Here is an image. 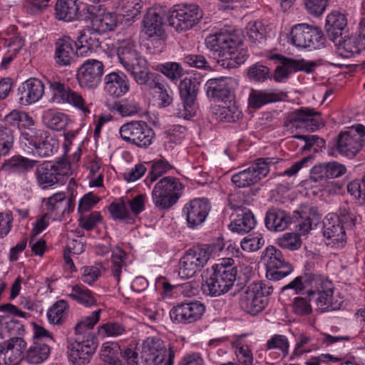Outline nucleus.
Listing matches in <instances>:
<instances>
[{"instance_id": "72a5a7b5", "label": "nucleus", "mask_w": 365, "mask_h": 365, "mask_svg": "<svg viewBox=\"0 0 365 365\" xmlns=\"http://www.w3.org/2000/svg\"><path fill=\"white\" fill-rule=\"evenodd\" d=\"M117 56L119 62L126 71L144 58L138 53L136 45L132 41H123L117 49Z\"/></svg>"}, {"instance_id": "e2e57ef3", "label": "nucleus", "mask_w": 365, "mask_h": 365, "mask_svg": "<svg viewBox=\"0 0 365 365\" xmlns=\"http://www.w3.org/2000/svg\"><path fill=\"white\" fill-rule=\"evenodd\" d=\"M125 332V327L116 322H108L98 328V333L103 336H118Z\"/></svg>"}, {"instance_id": "774afa93", "label": "nucleus", "mask_w": 365, "mask_h": 365, "mask_svg": "<svg viewBox=\"0 0 365 365\" xmlns=\"http://www.w3.org/2000/svg\"><path fill=\"white\" fill-rule=\"evenodd\" d=\"M294 217L297 219L306 218L311 221L314 226H316L321 220V215L317 208L311 205H304L302 207L301 211L294 212Z\"/></svg>"}, {"instance_id": "c9c22d12", "label": "nucleus", "mask_w": 365, "mask_h": 365, "mask_svg": "<svg viewBox=\"0 0 365 365\" xmlns=\"http://www.w3.org/2000/svg\"><path fill=\"white\" fill-rule=\"evenodd\" d=\"M264 223L271 231L281 232L284 230L291 223V217L284 210L272 208L266 215Z\"/></svg>"}, {"instance_id": "3c124183", "label": "nucleus", "mask_w": 365, "mask_h": 365, "mask_svg": "<svg viewBox=\"0 0 365 365\" xmlns=\"http://www.w3.org/2000/svg\"><path fill=\"white\" fill-rule=\"evenodd\" d=\"M293 138L304 141V145L301 148L302 152L318 153L325 147L324 140L315 135H295Z\"/></svg>"}, {"instance_id": "4be33fe9", "label": "nucleus", "mask_w": 365, "mask_h": 365, "mask_svg": "<svg viewBox=\"0 0 365 365\" xmlns=\"http://www.w3.org/2000/svg\"><path fill=\"white\" fill-rule=\"evenodd\" d=\"M211 209L206 198H195L185 205L182 213L185 216L187 226L196 228L206 220Z\"/></svg>"}, {"instance_id": "a19ab883", "label": "nucleus", "mask_w": 365, "mask_h": 365, "mask_svg": "<svg viewBox=\"0 0 365 365\" xmlns=\"http://www.w3.org/2000/svg\"><path fill=\"white\" fill-rule=\"evenodd\" d=\"M47 133L32 126H25L21 130L20 140L21 143L33 150Z\"/></svg>"}, {"instance_id": "f257e3e1", "label": "nucleus", "mask_w": 365, "mask_h": 365, "mask_svg": "<svg viewBox=\"0 0 365 365\" xmlns=\"http://www.w3.org/2000/svg\"><path fill=\"white\" fill-rule=\"evenodd\" d=\"M287 289H293L296 294L305 292L309 297V301L300 297L294 299L293 311L298 315L311 313V300H314L318 307L324 311L340 309L341 303L334 301V286L332 282L321 274L304 272L282 287V292Z\"/></svg>"}, {"instance_id": "b1692460", "label": "nucleus", "mask_w": 365, "mask_h": 365, "mask_svg": "<svg viewBox=\"0 0 365 365\" xmlns=\"http://www.w3.org/2000/svg\"><path fill=\"white\" fill-rule=\"evenodd\" d=\"M346 226L340 222L339 218L333 214H329L324 221L323 235L333 246L343 247L346 242Z\"/></svg>"}, {"instance_id": "0eeeda50", "label": "nucleus", "mask_w": 365, "mask_h": 365, "mask_svg": "<svg viewBox=\"0 0 365 365\" xmlns=\"http://www.w3.org/2000/svg\"><path fill=\"white\" fill-rule=\"evenodd\" d=\"M278 162V158H258L247 169L234 174L232 176L231 180L239 188L250 187L265 178L269 172V166Z\"/></svg>"}, {"instance_id": "a18cd8bd", "label": "nucleus", "mask_w": 365, "mask_h": 365, "mask_svg": "<svg viewBox=\"0 0 365 365\" xmlns=\"http://www.w3.org/2000/svg\"><path fill=\"white\" fill-rule=\"evenodd\" d=\"M232 99L229 101V105L220 106L215 110L216 119L220 121L233 123L242 118V112L235 103H231Z\"/></svg>"}, {"instance_id": "7c9ffc66", "label": "nucleus", "mask_w": 365, "mask_h": 365, "mask_svg": "<svg viewBox=\"0 0 365 365\" xmlns=\"http://www.w3.org/2000/svg\"><path fill=\"white\" fill-rule=\"evenodd\" d=\"M133 77L135 81L140 86H144L148 89L152 88L153 84L158 80H160L161 76L151 72L145 58L140 60V62L127 71Z\"/></svg>"}, {"instance_id": "5fc2aeb1", "label": "nucleus", "mask_w": 365, "mask_h": 365, "mask_svg": "<svg viewBox=\"0 0 365 365\" xmlns=\"http://www.w3.org/2000/svg\"><path fill=\"white\" fill-rule=\"evenodd\" d=\"M166 348L164 342L159 338L148 337L143 344L142 355L145 354H165Z\"/></svg>"}, {"instance_id": "ddd939ff", "label": "nucleus", "mask_w": 365, "mask_h": 365, "mask_svg": "<svg viewBox=\"0 0 365 365\" xmlns=\"http://www.w3.org/2000/svg\"><path fill=\"white\" fill-rule=\"evenodd\" d=\"M200 82L196 78H185L179 85L180 96L182 101L175 110V115L183 119H190L195 115V102L197 98Z\"/></svg>"}, {"instance_id": "39448f33", "label": "nucleus", "mask_w": 365, "mask_h": 365, "mask_svg": "<svg viewBox=\"0 0 365 365\" xmlns=\"http://www.w3.org/2000/svg\"><path fill=\"white\" fill-rule=\"evenodd\" d=\"M71 170L67 160L44 162L37 166L35 176L37 184L42 189H47L56 184H63Z\"/></svg>"}, {"instance_id": "338daca9", "label": "nucleus", "mask_w": 365, "mask_h": 365, "mask_svg": "<svg viewBox=\"0 0 365 365\" xmlns=\"http://www.w3.org/2000/svg\"><path fill=\"white\" fill-rule=\"evenodd\" d=\"M348 192L359 200L360 204L365 202V179L355 180L347 185Z\"/></svg>"}, {"instance_id": "393cba45", "label": "nucleus", "mask_w": 365, "mask_h": 365, "mask_svg": "<svg viewBox=\"0 0 365 365\" xmlns=\"http://www.w3.org/2000/svg\"><path fill=\"white\" fill-rule=\"evenodd\" d=\"M105 93L113 98L124 96L130 91V81L122 71H113L103 78Z\"/></svg>"}, {"instance_id": "f3484780", "label": "nucleus", "mask_w": 365, "mask_h": 365, "mask_svg": "<svg viewBox=\"0 0 365 365\" xmlns=\"http://www.w3.org/2000/svg\"><path fill=\"white\" fill-rule=\"evenodd\" d=\"M202 11L197 5H190L173 11L168 18L169 25L178 32L192 29L202 18Z\"/></svg>"}, {"instance_id": "bb28decb", "label": "nucleus", "mask_w": 365, "mask_h": 365, "mask_svg": "<svg viewBox=\"0 0 365 365\" xmlns=\"http://www.w3.org/2000/svg\"><path fill=\"white\" fill-rule=\"evenodd\" d=\"M19 101L23 105H30L38 101L44 93V85L36 78L24 81L18 89Z\"/></svg>"}, {"instance_id": "4468645a", "label": "nucleus", "mask_w": 365, "mask_h": 365, "mask_svg": "<svg viewBox=\"0 0 365 365\" xmlns=\"http://www.w3.org/2000/svg\"><path fill=\"white\" fill-rule=\"evenodd\" d=\"M270 59L274 60L280 65L277 66L274 79L277 82H282L293 72L304 71L307 73H312L317 66V63L312 61H306L304 59L295 60L290 58H287L279 54H274L270 57Z\"/></svg>"}, {"instance_id": "a211bd4d", "label": "nucleus", "mask_w": 365, "mask_h": 365, "mask_svg": "<svg viewBox=\"0 0 365 365\" xmlns=\"http://www.w3.org/2000/svg\"><path fill=\"white\" fill-rule=\"evenodd\" d=\"M85 10L86 18L91 21L93 29L98 33L112 31L117 25L116 16L106 11L102 4L88 5Z\"/></svg>"}, {"instance_id": "4c0bfd02", "label": "nucleus", "mask_w": 365, "mask_h": 365, "mask_svg": "<svg viewBox=\"0 0 365 365\" xmlns=\"http://www.w3.org/2000/svg\"><path fill=\"white\" fill-rule=\"evenodd\" d=\"M72 204L71 199L66 200L64 193L58 192L48 199L46 207L51 215L60 217L64 215L67 207H68V210H70L71 205L73 207H74Z\"/></svg>"}, {"instance_id": "1a4fd4ad", "label": "nucleus", "mask_w": 365, "mask_h": 365, "mask_svg": "<svg viewBox=\"0 0 365 365\" xmlns=\"http://www.w3.org/2000/svg\"><path fill=\"white\" fill-rule=\"evenodd\" d=\"M120 138L139 148H148L155 137L153 130L143 120H131L119 128Z\"/></svg>"}, {"instance_id": "473e14b6", "label": "nucleus", "mask_w": 365, "mask_h": 365, "mask_svg": "<svg viewBox=\"0 0 365 365\" xmlns=\"http://www.w3.org/2000/svg\"><path fill=\"white\" fill-rule=\"evenodd\" d=\"M78 0H56L54 15L56 19L71 22L81 19Z\"/></svg>"}, {"instance_id": "bf43d9fd", "label": "nucleus", "mask_w": 365, "mask_h": 365, "mask_svg": "<svg viewBox=\"0 0 365 365\" xmlns=\"http://www.w3.org/2000/svg\"><path fill=\"white\" fill-rule=\"evenodd\" d=\"M159 71L171 81L177 80L183 75V68L176 62H166L158 66Z\"/></svg>"}, {"instance_id": "69168bd1", "label": "nucleus", "mask_w": 365, "mask_h": 365, "mask_svg": "<svg viewBox=\"0 0 365 365\" xmlns=\"http://www.w3.org/2000/svg\"><path fill=\"white\" fill-rule=\"evenodd\" d=\"M108 210L114 220H125L130 217L125 199L122 198L117 202H112L108 207Z\"/></svg>"}, {"instance_id": "dca6fc26", "label": "nucleus", "mask_w": 365, "mask_h": 365, "mask_svg": "<svg viewBox=\"0 0 365 365\" xmlns=\"http://www.w3.org/2000/svg\"><path fill=\"white\" fill-rule=\"evenodd\" d=\"M230 208L235 211L232 214V220L229 225L230 230L238 234H245L255 228L256 220L253 213L245 207L240 202H237V197H232L230 200Z\"/></svg>"}, {"instance_id": "09e8293b", "label": "nucleus", "mask_w": 365, "mask_h": 365, "mask_svg": "<svg viewBox=\"0 0 365 365\" xmlns=\"http://www.w3.org/2000/svg\"><path fill=\"white\" fill-rule=\"evenodd\" d=\"M37 161L21 155H14L6 163L9 170L13 173H25L31 171Z\"/></svg>"}, {"instance_id": "c756f323", "label": "nucleus", "mask_w": 365, "mask_h": 365, "mask_svg": "<svg viewBox=\"0 0 365 365\" xmlns=\"http://www.w3.org/2000/svg\"><path fill=\"white\" fill-rule=\"evenodd\" d=\"M325 29L329 38L335 45L347 29V19L344 14L334 11L327 16Z\"/></svg>"}, {"instance_id": "6e6d98bb", "label": "nucleus", "mask_w": 365, "mask_h": 365, "mask_svg": "<svg viewBox=\"0 0 365 365\" xmlns=\"http://www.w3.org/2000/svg\"><path fill=\"white\" fill-rule=\"evenodd\" d=\"M127 255L122 249L117 248L111 256V271L117 282L120 281L122 268L125 266V259Z\"/></svg>"}, {"instance_id": "49530a36", "label": "nucleus", "mask_w": 365, "mask_h": 365, "mask_svg": "<svg viewBox=\"0 0 365 365\" xmlns=\"http://www.w3.org/2000/svg\"><path fill=\"white\" fill-rule=\"evenodd\" d=\"M43 121L48 128L61 130L67 126L69 118L65 113L48 110L43 115Z\"/></svg>"}, {"instance_id": "9d476101", "label": "nucleus", "mask_w": 365, "mask_h": 365, "mask_svg": "<svg viewBox=\"0 0 365 365\" xmlns=\"http://www.w3.org/2000/svg\"><path fill=\"white\" fill-rule=\"evenodd\" d=\"M365 126L357 124L348 130L341 132L335 145L338 153L344 157L353 158L362 149L364 143Z\"/></svg>"}, {"instance_id": "20e7f679", "label": "nucleus", "mask_w": 365, "mask_h": 365, "mask_svg": "<svg viewBox=\"0 0 365 365\" xmlns=\"http://www.w3.org/2000/svg\"><path fill=\"white\" fill-rule=\"evenodd\" d=\"M273 292L272 285L262 282L251 283L240 294L239 304L242 310L251 315L261 312L267 305V298Z\"/></svg>"}, {"instance_id": "cd10ccee", "label": "nucleus", "mask_w": 365, "mask_h": 365, "mask_svg": "<svg viewBox=\"0 0 365 365\" xmlns=\"http://www.w3.org/2000/svg\"><path fill=\"white\" fill-rule=\"evenodd\" d=\"M263 260L266 265V277L279 276L284 274L274 272L275 269L285 268L287 272L289 270V262L286 261L282 252L274 246H268L263 252Z\"/></svg>"}, {"instance_id": "a878e982", "label": "nucleus", "mask_w": 365, "mask_h": 365, "mask_svg": "<svg viewBox=\"0 0 365 365\" xmlns=\"http://www.w3.org/2000/svg\"><path fill=\"white\" fill-rule=\"evenodd\" d=\"M346 172V167L336 161L319 163L312 168L310 178L316 182H324L328 179L339 178Z\"/></svg>"}, {"instance_id": "c85d7f7f", "label": "nucleus", "mask_w": 365, "mask_h": 365, "mask_svg": "<svg viewBox=\"0 0 365 365\" xmlns=\"http://www.w3.org/2000/svg\"><path fill=\"white\" fill-rule=\"evenodd\" d=\"M336 46L339 56L349 58L365 50V34L344 36L339 39Z\"/></svg>"}, {"instance_id": "603ef678", "label": "nucleus", "mask_w": 365, "mask_h": 365, "mask_svg": "<svg viewBox=\"0 0 365 365\" xmlns=\"http://www.w3.org/2000/svg\"><path fill=\"white\" fill-rule=\"evenodd\" d=\"M48 84L53 94L52 101L57 103H66L71 90L70 87L58 81H49Z\"/></svg>"}, {"instance_id": "de8ad7c7", "label": "nucleus", "mask_w": 365, "mask_h": 365, "mask_svg": "<svg viewBox=\"0 0 365 365\" xmlns=\"http://www.w3.org/2000/svg\"><path fill=\"white\" fill-rule=\"evenodd\" d=\"M6 125L23 129L25 126H33L34 120L27 113L14 110L4 117Z\"/></svg>"}, {"instance_id": "9b49d317", "label": "nucleus", "mask_w": 365, "mask_h": 365, "mask_svg": "<svg viewBox=\"0 0 365 365\" xmlns=\"http://www.w3.org/2000/svg\"><path fill=\"white\" fill-rule=\"evenodd\" d=\"M324 125L319 112L314 108L302 107L289 113L284 121V126L288 129H304L307 131H315Z\"/></svg>"}, {"instance_id": "13d9d810", "label": "nucleus", "mask_w": 365, "mask_h": 365, "mask_svg": "<svg viewBox=\"0 0 365 365\" xmlns=\"http://www.w3.org/2000/svg\"><path fill=\"white\" fill-rule=\"evenodd\" d=\"M247 36L252 43L261 42L265 37V29L262 22H250L246 26Z\"/></svg>"}, {"instance_id": "8fccbe9b", "label": "nucleus", "mask_w": 365, "mask_h": 365, "mask_svg": "<svg viewBox=\"0 0 365 365\" xmlns=\"http://www.w3.org/2000/svg\"><path fill=\"white\" fill-rule=\"evenodd\" d=\"M267 350H277L279 356L286 357L289 354V343L286 336L282 334H274L266 344Z\"/></svg>"}, {"instance_id": "423d86ee", "label": "nucleus", "mask_w": 365, "mask_h": 365, "mask_svg": "<svg viewBox=\"0 0 365 365\" xmlns=\"http://www.w3.org/2000/svg\"><path fill=\"white\" fill-rule=\"evenodd\" d=\"M183 187L178 178L165 177L154 186L152 191L153 202L160 210L169 209L178 202Z\"/></svg>"}, {"instance_id": "4d7b16f0", "label": "nucleus", "mask_w": 365, "mask_h": 365, "mask_svg": "<svg viewBox=\"0 0 365 365\" xmlns=\"http://www.w3.org/2000/svg\"><path fill=\"white\" fill-rule=\"evenodd\" d=\"M232 345L235 348L238 362L242 365H252L253 355L250 347L243 344L240 340H237Z\"/></svg>"}, {"instance_id": "6e6552de", "label": "nucleus", "mask_w": 365, "mask_h": 365, "mask_svg": "<svg viewBox=\"0 0 365 365\" xmlns=\"http://www.w3.org/2000/svg\"><path fill=\"white\" fill-rule=\"evenodd\" d=\"M290 40L296 47L310 50L320 49L326 41L321 29L307 24L294 25L290 32Z\"/></svg>"}, {"instance_id": "7ed1b4c3", "label": "nucleus", "mask_w": 365, "mask_h": 365, "mask_svg": "<svg viewBox=\"0 0 365 365\" xmlns=\"http://www.w3.org/2000/svg\"><path fill=\"white\" fill-rule=\"evenodd\" d=\"M212 273L202 284L203 293L210 297H218L227 292L233 286L237 276V268L231 258L222 259L212 266Z\"/></svg>"}, {"instance_id": "79ce46f5", "label": "nucleus", "mask_w": 365, "mask_h": 365, "mask_svg": "<svg viewBox=\"0 0 365 365\" xmlns=\"http://www.w3.org/2000/svg\"><path fill=\"white\" fill-rule=\"evenodd\" d=\"M58 148V141L47 133L32 150L34 154L46 158L53 155Z\"/></svg>"}, {"instance_id": "6ab92c4d", "label": "nucleus", "mask_w": 365, "mask_h": 365, "mask_svg": "<svg viewBox=\"0 0 365 365\" xmlns=\"http://www.w3.org/2000/svg\"><path fill=\"white\" fill-rule=\"evenodd\" d=\"M205 306L199 301L180 303L170 311L172 322L177 324H188L200 319L205 313Z\"/></svg>"}, {"instance_id": "052dcab7", "label": "nucleus", "mask_w": 365, "mask_h": 365, "mask_svg": "<svg viewBox=\"0 0 365 365\" xmlns=\"http://www.w3.org/2000/svg\"><path fill=\"white\" fill-rule=\"evenodd\" d=\"M277 244L282 249L298 250L302 245L300 237L296 233H285L277 240Z\"/></svg>"}, {"instance_id": "0e129e2a", "label": "nucleus", "mask_w": 365, "mask_h": 365, "mask_svg": "<svg viewBox=\"0 0 365 365\" xmlns=\"http://www.w3.org/2000/svg\"><path fill=\"white\" fill-rule=\"evenodd\" d=\"M247 76L250 81L263 82L269 76V69L262 64L255 63L247 71Z\"/></svg>"}, {"instance_id": "aec40b11", "label": "nucleus", "mask_w": 365, "mask_h": 365, "mask_svg": "<svg viewBox=\"0 0 365 365\" xmlns=\"http://www.w3.org/2000/svg\"><path fill=\"white\" fill-rule=\"evenodd\" d=\"M237 86V81L233 78L220 77L209 79L205 89L208 98L225 101L233 98Z\"/></svg>"}, {"instance_id": "5701e85b", "label": "nucleus", "mask_w": 365, "mask_h": 365, "mask_svg": "<svg viewBox=\"0 0 365 365\" xmlns=\"http://www.w3.org/2000/svg\"><path fill=\"white\" fill-rule=\"evenodd\" d=\"M96 348V343L93 339H86L81 341V338L77 337L75 342L71 344L69 346V361L74 365L88 364Z\"/></svg>"}, {"instance_id": "e433bc0d", "label": "nucleus", "mask_w": 365, "mask_h": 365, "mask_svg": "<svg viewBox=\"0 0 365 365\" xmlns=\"http://www.w3.org/2000/svg\"><path fill=\"white\" fill-rule=\"evenodd\" d=\"M51 349L47 343L34 342L26 349L23 359L28 364L37 365L43 363L49 356Z\"/></svg>"}, {"instance_id": "58836bf2", "label": "nucleus", "mask_w": 365, "mask_h": 365, "mask_svg": "<svg viewBox=\"0 0 365 365\" xmlns=\"http://www.w3.org/2000/svg\"><path fill=\"white\" fill-rule=\"evenodd\" d=\"M68 304L66 301L61 299L55 302L48 310L47 317L49 323L61 325L68 315Z\"/></svg>"}, {"instance_id": "f03ea898", "label": "nucleus", "mask_w": 365, "mask_h": 365, "mask_svg": "<svg viewBox=\"0 0 365 365\" xmlns=\"http://www.w3.org/2000/svg\"><path fill=\"white\" fill-rule=\"evenodd\" d=\"M205 43L216 56L217 64L225 68H235L244 63L248 57L240 40L227 31L209 35Z\"/></svg>"}, {"instance_id": "2eb2a0df", "label": "nucleus", "mask_w": 365, "mask_h": 365, "mask_svg": "<svg viewBox=\"0 0 365 365\" xmlns=\"http://www.w3.org/2000/svg\"><path fill=\"white\" fill-rule=\"evenodd\" d=\"M104 73V65L96 59L86 60L78 68L76 79L81 88L94 90L101 83Z\"/></svg>"}, {"instance_id": "f704fd0d", "label": "nucleus", "mask_w": 365, "mask_h": 365, "mask_svg": "<svg viewBox=\"0 0 365 365\" xmlns=\"http://www.w3.org/2000/svg\"><path fill=\"white\" fill-rule=\"evenodd\" d=\"M107 108L113 113H117L122 117H131L138 114L141 111V107L134 98L128 97L120 101H107Z\"/></svg>"}, {"instance_id": "412c9836", "label": "nucleus", "mask_w": 365, "mask_h": 365, "mask_svg": "<svg viewBox=\"0 0 365 365\" xmlns=\"http://www.w3.org/2000/svg\"><path fill=\"white\" fill-rule=\"evenodd\" d=\"M143 22L150 44L161 51L165 46L162 16L155 9H149Z\"/></svg>"}, {"instance_id": "864d4df0", "label": "nucleus", "mask_w": 365, "mask_h": 365, "mask_svg": "<svg viewBox=\"0 0 365 365\" xmlns=\"http://www.w3.org/2000/svg\"><path fill=\"white\" fill-rule=\"evenodd\" d=\"M150 90H155L158 94V99L160 107L165 108L170 106L173 100V92L169 88H166L164 84V81L161 78L153 84Z\"/></svg>"}, {"instance_id": "2f4dec72", "label": "nucleus", "mask_w": 365, "mask_h": 365, "mask_svg": "<svg viewBox=\"0 0 365 365\" xmlns=\"http://www.w3.org/2000/svg\"><path fill=\"white\" fill-rule=\"evenodd\" d=\"M73 41L69 37L58 39L55 44L54 61L60 67L68 66L75 61Z\"/></svg>"}, {"instance_id": "680f3d73", "label": "nucleus", "mask_w": 365, "mask_h": 365, "mask_svg": "<svg viewBox=\"0 0 365 365\" xmlns=\"http://www.w3.org/2000/svg\"><path fill=\"white\" fill-rule=\"evenodd\" d=\"M172 168L173 166L165 159L155 160L153 162L147 179H149L150 182H153L159 177L162 176L165 173Z\"/></svg>"}, {"instance_id": "f8f14e48", "label": "nucleus", "mask_w": 365, "mask_h": 365, "mask_svg": "<svg viewBox=\"0 0 365 365\" xmlns=\"http://www.w3.org/2000/svg\"><path fill=\"white\" fill-rule=\"evenodd\" d=\"M211 255L209 247H195L189 250L180 259L178 274L182 279L193 277L207 262Z\"/></svg>"}, {"instance_id": "c03bdc74", "label": "nucleus", "mask_w": 365, "mask_h": 365, "mask_svg": "<svg viewBox=\"0 0 365 365\" xmlns=\"http://www.w3.org/2000/svg\"><path fill=\"white\" fill-rule=\"evenodd\" d=\"M101 310L98 309L91 313L90 316L81 319L75 326V332L77 337L83 336L89 339L91 336L90 331L98 323L100 319V313Z\"/></svg>"}, {"instance_id": "ea45409f", "label": "nucleus", "mask_w": 365, "mask_h": 365, "mask_svg": "<svg viewBox=\"0 0 365 365\" xmlns=\"http://www.w3.org/2000/svg\"><path fill=\"white\" fill-rule=\"evenodd\" d=\"M279 100V94L268 91L252 90L249 96V105L252 108H259L267 103Z\"/></svg>"}, {"instance_id": "37998d69", "label": "nucleus", "mask_w": 365, "mask_h": 365, "mask_svg": "<svg viewBox=\"0 0 365 365\" xmlns=\"http://www.w3.org/2000/svg\"><path fill=\"white\" fill-rule=\"evenodd\" d=\"M68 296L86 307L95 305L97 302L95 294L83 285L73 286Z\"/></svg>"}]
</instances>
